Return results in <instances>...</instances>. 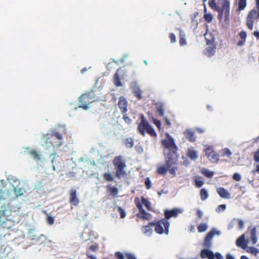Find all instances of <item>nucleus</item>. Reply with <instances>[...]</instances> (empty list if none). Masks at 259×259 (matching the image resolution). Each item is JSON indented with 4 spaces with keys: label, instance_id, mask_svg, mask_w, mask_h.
Listing matches in <instances>:
<instances>
[{
    "label": "nucleus",
    "instance_id": "nucleus-7",
    "mask_svg": "<svg viewBox=\"0 0 259 259\" xmlns=\"http://www.w3.org/2000/svg\"><path fill=\"white\" fill-rule=\"evenodd\" d=\"M95 95L94 91L82 94L79 98V108L87 110L89 107V104L94 101L93 99Z\"/></svg>",
    "mask_w": 259,
    "mask_h": 259
},
{
    "label": "nucleus",
    "instance_id": "nucleus-30",
    "mask_svg": "<svg viewBox=\"0 0 259 259\" xmlns=\"http://www.w3.org/2000/svg\"><path fill=\"white\" fill-rule=\"evenodd\" d=\"M124 144L126 148H131L134 146V140L132 138H127L123 141Z\"/></svg>",
    "mask_w": 259,
    "mask_h": 259
},
{
    "label": "nucleus",
    "instance_id": "nucleus-21",
    "mask_svg": "<svg viewBox=\"0 0 259 259\" xmlns=\"http://www.w3.org/2000/svg\"><path fill=\"white\" fill-rule=\"evenodd\" d=\"M201 256L203 258L207 257L208 259H214V253L208 249H202L201 251Z\"/></svg>",
    "mask_w": 259,
    "mask_h": 259
},
{
    "label": "nucleus",
    "instance_id": "nucleus-20",
    "mask_svg": "<svg viewBox=\"0 0 259 259\" xmlns=\"http://www.w3.org/2000/svg\"><path fill=\"white\" fill-rule=\"evenodd\" d=\"M236 245L242 249H245L247 247V242L245 240V235L243 234L238 238L236 242Z\"/></svg>",
    "mask_w": 259,
    "mask_h": 259
},
{
    "label": "nucleus",
    "instance_id": "nucleus-19",
    "mask_svg": "<svg viewBox=\"0 0 259 259\" xmlns=\"http://www.w3.org/2000/svg\"><path fill=\"white\" fill-rule=\"evenodd\" d=\"M217 192H218L219 195L220 196V197L223 198H226V199L230 198V193L224 188L219 187V188H217Z\"/></svg>",
    "mask_w": 259,
    "mask_h": 259
},
{
    "label": "nucleus",
    "instance_id": "nucleus-2",
    "mask_svg": "<svg viewBox=\"0 0 259 259\" xmlns=\"http://www.w3.org/2000/svg\"><path fill=\"white\" fill-rule=\"evenodd\" d=\"M221 6L220 8L215 2V0H210L208 2L209 7L213 10L219 12V17L225 15V19L229 18L230 16V0H219Z\"/></svg>",
    "mask_w": 259,
    "mask_h": 259
},
{
    "label": "nucleus",
    "instance_id": "nucleus-13",
    "mask_svg": "<svg viewBox=\"0 0 259 259\" xmlns=\"http://www.w3.org/2000/svg\"><path fill=\"white\" fill-rule=\"evenodd\" d=\"M131 88L132 89V93L134 96H135L138 100H141L143 98L142 91L139 86L137 84V83L133 82Z\"/></svg>",
    "mask_w": 259,
    "mask_h": 259
},
{
    "label": "nucleus",
    "instance_id": "nucleus-56",
    "mask_svg": "<svg viewBox=\"0 0 259 259\" xmlns=\"http://www.w3.org/2000/svg\"><path fill=\"white\" fill-rule=\"evenodd\" d=\"M164 119L165 121V124H166L168 126H170L171 123H170V120L167 118V117H165L164 118Z\"/></svg>",
    "mask_w": 259,
    "mask_h": 259
},
{
    "label": "nucleus",
    "instance_id": "nucleus-48",
    "mask_svg": "<svg viewBox=\"0 0 259 259\" xmlns=\"http://www.w3.org/2000/svg\"><path fill=\"white\" fill-rule=\"evenodd\" d=\"M254 160L256 162H259V149L254 153Z\"/></svg>",
    "mask_w": 259,
    "mask_h": 259
},
{
    "label": "nucleus",
    "instance_id": "nucleus-63",
    "mask_svg": "<svg viewBox=\"0 0 259 259\" xmlns=\"http://www.w3.org/2000/svg\"><path fill=\"white\" fill-rule=\"evenodd\" d=\"M240 258L241 259H249V258L247 256H245V255H242L241 256Z\"/></svg>",
    "mask_w": 259,
    "mask_h": 259
},
{
    "label": "nucleus",
    "instance_id": "nucleus-23",
    "mask_svg": "<svg viewBox=\"0 0 259 259\" xmlns=\"http://www.w3.org/2000/svg\"><path fill=\"white\" fill-rule=\"evenodd\" d=\"M186 138L191 142H194L196 141V138L194 132L188 130L185 132Z\"/></svg>",
    "mask_w": 259,
    "mask_h": 259
},
{
    "label": "nucleus",
    "instance_id": "nucleus-39",
    "mask_svg": "<svg viewBox=\"0 0 259 259\" xmlns=\"http://www.w3.org/2000/svg\"><path fill=\"white\" fill-rule=\"evenodd\" d=\"M15 195L16 197L20 196L23 195L22 189L18 187H15L14 189Z\"/></svg>",
    "mask_w": 259,
    "mask_h": 259
},
{
    "label": "nucleus",
    "instance_id": "nucleus-8",
    "mask_svg": "<svg viewBox=\"0 0 259 259\" xmlns=\"http://www.w3.org/2000/svg\"><path fill=\"white\" fill-rule=\"evenodd\" d=\"M150 224L155 226V231L157 233L162 234L164 233L167 235L168 234L169 223L166 219H163L157 222H150Z\"/></svg>",
    "mask_w": 259,
    "mask_h": 259
},
{
    "label": "nucleus",
    "instance_id": "nucleus-55",
    "mask_svg": "<svg viewBox=\"0 0 259 259\" xmlns=\"http://www.w3.org/2000/svg\"><path fill=\"white\" fill-rule=\"evenodd\" d=\"M197 217H198V218L200 219L202 218L203 213L200 210L198 209L197 210Z\"/></svg>",
    "mask_w": 259,
    "mask_h": 259
},
{
    "label": "nucleus",
    "instance_id": "nucleus-10",
    "mask_svg": "<svg viewBox=\"0 0 259 259\" xmlns=\"http://www.w3.org/2000/svg\"><path fill=\"white\" fill-rule=\"evenodd\" d=\"M204 151L207 157L211 162L217 163L219 161L220 155L213 150L211 146L206 145L204 149Z\"/></svg>",
    "mask_w": 259,
    "mask_h": 259
},
{
    "label": "nucleus",
    "instance_id": "nucleus-16",
    "mask_svg": "<svg viewBox=\"0 0 259 259\" xmlns=\"http://www.w3.org/2000/svg\"><path fill=\"white\" fill-rule=\"evenodd\" d=\"M215 234L214 231L209 232L205 236L203 242V246L206 248H209L211 246V240Z\"/></svg>",
    "mask_w": 259,
    "mask_h": 259
},
{
    "label": "nucleus",
    "instance_id": "nucleus-29",
    "mask_svg": "<svg viewBox=\"0 0 259 259\" xmlns=\"http://www.w3.org/2000/svg\"><path fill=\"white\" fill-rule=\"evenodd\" d=\"M187 156L192 160H195L198 157L196 151L192 149L188 150L187 152Z\"/></svg>",
    "mask_w": 259,
    "mask_h": 259
},
{
    "label": "nucleus",
    "instance_id": "nucleus-64",
    "mask_svg": "<svg viewBox=\"0 0 259 259\" xmlns=\"http://www.w3.org/2000/svg\"><path fill=\"white\" fill-rule=\"evenodd\" d=\"M3 198V194H2V191L0 190V200H1Z\"/></svg>",
    "mask_w": 259,
    "mask_h": 259
},
{
    "label": "nucleus",
    "instance_id": "nucleus-42",
    "mask_svg": "<svg viewBox=\"0 0 259 259\" xmlns=\"http://www.w3.org/2000/svg\"><path fill=\"white\" fill-rule=\"evenodd\" d=\"M204 19L207 22L210 23L212 21L213 17L210 14H206L204 15Z\"/></svg>",
    "mask_w": 259,
    "mask_h": 259
},
{
    "label": "nucleus",
    "instance_id": "nucleus-44",
    "mask_svg": "<svg viewBox=\"0 0 259 259\" xmlns=\"http://www.w3.org/2000/svg\"><path fill=\"white\" fill-rule=\"evenodd\" d=\"M145 185L147 189H150L152 187L151 182L149 178H147L145 181Z\"/></svg>",
    "mask_w": 259,
    "mask_h": 259
},
{
    "label": "nucleus",
    "instance_id": "nucleus-57",
    "mask_svg": "<svg viewBox=\"0 0 259 259\" xmlns=\"http://www.w3.org/2000/svg\"><path fill=\"white\" fill-rule=\"evenodd\" d=\"M196 131L200 134H202L205 132V130L200 127L196 128Z\"/></svg>",
    "mask_w": 259,
    "mask_h": 259
},
{
    "label": "nucleus",
    "instance_id": "nucleus-3",
    "mask_svg": "<svg viewBox=\"0 0 259 259\" xmlns=\"http://www.w3.org/2000/svg\"><path fill=\"white\" fill-rule=\"evenodd\" d=\"M42 140L47 146L58 148L63 144L62 134L56 131L43 135Z\"/></svg>",
    "mask_w": 259,
    "mask_h": 259
},
{
    "label": "nucleus",
    "instance_id": "nucleus-15",
    "mask_svg": "<svg viewBox=\"0 0 259 259\" xmlns=\"http://www.w3.org/2000/svg\"><path fill=\"white\" fill-rule=\"evenodd\" d=\"M69 202L74 206L78 205L79 200L77 197V191L75 189H72L69 192Z\"/></svg>",
    "mask_w": 259,
    "mask_h": 259
},
{
    "label": "nucleus",
    "instance_id": "nucleus-35",
    "mask_svg": "<svg viewBox=\"0 0 259 259\" xmlns=\"http://www.w3.org/2000/svg\"><path fill=\"white\" fill-rule=\"evenodd\" d=\"M103 179L107 182H111L114 180V177L109 172H106L103 175Z\"/></svg>",
    "mask_w": 259,
    "mask_h": 259
},
{
    "label": "nucleus",
    "instance_id": "nucleus-24",
    "mask_svg": "<svg viewBox=\"0 0 259 259\" xmlns=\"http://www.w3.org/2000/svg\"><path fill=\"white\" fill-rule=\"evenodd\" d=\"M140 202L142 203V205H144L148 210H153L151 202L148 199L142 196L141 197V201Z\"/></svg>",
    "mask_w": 259,
    "mask_h": 259
},
{
    "label": "nucleus",
    "instance_id": "nucleus-43",
    "mask_svg": "<svg viewBox=\"0 0 259 259\" xmlns=\"http://www.w3.org/2000/svg\"><path fill=\"white\" fill-rule=\"evenodd\" d=\"M204 184V182L198 179H195V185L198 188H200Z\"/></svg>",
    "mask_w": 259,
    "mask_h": 259
},
{
    "label": "nucleus",
    "instance_id": "nucleus-4",
    "mask_svg": "<svg viewBox=\"0 0 259 259\" xmlns=\"http://www.w3.org/2000/svg\"><path fill=\"white\" fill-rule=\"evenodd\" d=\"M138 131L139 133L143 137L145 136L146 132L152 137H157L154 128L143 114L140 116V122L138 124Z\"/></svg>",
    "mask_w": 259,
    "mask_h": 259
},
{
    "label": "nucleus",
    "instance_id": "nucleus-26",
    "mask_svg": "<svg viewBox=\"0 0 259 259\" xmlns=\"http://www.w3.org/2000/svg\"><path fill=\"white\" fill-rule=\"evenodd\" d=\"M250 240L252 244H255L257 243V239L256 237V229L253 228L250 231Z\"/></svg>",
    "mask_w": 259,
    "mask_h": 259
},
{
    "label": "nucleus",
    "instance_id": "nucleus-14",
    "mask_svg": "<svg viewBox=\"0 0 259 259\" xmlns=\"http://www.w3.org/2000/svg\"><path fill=\"white\" fill-rule=\"evenodd\" d=\"M118 106L122 113H125L127 111L128 102L124 97L121 96L119 97Z\"/></svg>",
    "mask_w": 259,
    "mask_h": 259
},
{
    "label": "nucleus",
    "instance_id": "nucleus-50",
    "mask_svg": "<svg viewBox=\"0 0 259 259\" xmlns=\"http://www.w3.org/2000/svg\"><path fill=\"white\" fill-rule=\"evenodd\" d=\"M169 37L171 43H174L176 41V38L174 33H170L169 34Z\"/></svg>",
    "mask_w": 259,
    "mask_h": 259
},
{
    "label": "nucleus",
    "instance_id": "nucleus-40",
    "mask_svg": "<svg viewBox=\"0 0 259 259\" xmlns=\"http://www.w3.org/2000/svg\"><path fill=\"white\" fill-rule=\"evenodd\" d=\"M164 110V108L162 105H159L156 107V111L160 116H163Z\"/></svg>",
    "mask_w": 259,
    "mask_h": 259
},
{
    "label": "nucleus",
    "instance_id": "nucleus-49",
    "mask_svg": "<svg viewBox=\"0 0 259 259\" xmlns=\"http://www.w3.org/2000/svg\"><path fill=\"white\" fill-rule=\"evenodd\" d=\"M233 179L237 181H240L241 179V177L239 174L235 173L233 176Z\"/></svg>",
    "mask_w": 259,
    "mask_h": 259
},
{
    "label": "nucleus",
    "instance_id": "nucleus-5",
    "mask_svg": "<svg viewBox=\"0 0 259 259\" xmlns=\"http://www.w3.org/2000/svg\"><path fill=\"white\" fill-rule=\"evenodd\" d=\"M113 164L115 169V176L118 179L126 176L125 170L126 167L125 161L121 156H116L113 160Z\"/></svg>",
    "mask_w": 259,
    "mask_h": 259
},
{
    "label": "nucleus",
    "instance_id": "nucleus-6",
    "mask_svg": "<svg viewBox=\"0 0 259 259\" xmlns=\"http://www.w3.org/2000/svg\"><path fill=\"white\" fill-rule=\"evenodd\" d=\"M255 1V8L250 10L247 16L246 25L250 30H252L254 20L259 19V0Z\"/></svg>",
    "mask_w": 259,
    "mask_h": 259
},
{
    "label": "nucleus",
    "instance_id": "nucleus-27",
    "mask_svg": "<svg viewBox=\"0 0 259 259\" xmlns=\"http://www.w3.org/2000/svg\"><path fill=\"white\" fill-rule=\"evenodd\" d=\"M118 70H117L116 72L114 74L113 76V82L116 87H121L122 86V83L120 81V79L119 77V75L118 73Z\"/></svg>",
    "mask_w": 259,
    "mask_h": 259
},
{
    "label": "nucleus",
    "instance_id": "nucleus-46",
    "mask_svg": "<svg viewBox=\"0 0 259 259\" xmlns=\"http://www.w3.org/2000/svg\"><path fill=\"white\" fill-rule=\"evenodd\" d=\"M99 249V245L98 244L95 243L90 246L89 249L93 252L97 251Z\"/></svg>",
    "mask_w": 259,
    "mask_h": 259
},
{
    "label": "nucleus",
    "instance_id": "nucleus-32",
    "mask_svg": "<svg viewBox=\"0 0 259 259\" xmlns=\"http://www.w3.org/2000/svg\"><path fill=\"white\" fill-rule=\"evenodd\" d=\"M31 156L36 160H40V155L39 153L35 150H32L29 152Z\"/></svg>",
    "mask_w": 259,
    "mask_h": 259
},
{
    "label": "nucleus",
    "instance_id": "nucleus-45",
    "mask_svg": "<svg viewBox=\"0 0 259 259\" xmlns=\"http://www.w3.org/2000/svg\"><path fill=\"white\" fill-rule=\"evenodd\" d=\"M123 119L124 121L127 124H130L132 122L131 119L127 116V115L125 113H123Z\"/></svg>",
    "mask_w": 259,
    "mask_h": 259
},
{
    "label": "nucleus",
    "instance_id": "nucleus-18",
    "mask_svg": "<svg viewBox=\"0 0 259 259\" xmlns=\"http://www.w3.org/2000/svg\"><path fill=\"white\" fill-rule=\"evenodd\" d=\"M115 256L117 259H124V256L127 259H137L136 256L130 252H125L124 255L119 251H117L115 253Z\"/></svg>",
    "mask_w": 259,
    "mask_h": 259
},
{
    "label": "nucleus",
    "instance_id": "nucleus-59",
    "mask_svg": "<svg viewBox=\"0 0 259 259\" xmlns=\"http://www.w3.org/2000/svg\"><path fill=\"white\" fill-rule=\"evenodd\" d=\"M253 35L255 37H256V38L257 39H259V31H254L253 32Z\"/></svg>",
    "mask_w": 259,
    "mask_h": 259
},
{
    "label": "nucleus",
    "instance_id": "nucleus-62",
    "mask_svg": "<svg viewBox=\"0 0 259 259\" xmlns=\"http://www.w3.org/2000/svg\"><path fill=\"white\" fill-rule=\"evenodd\" d=\"M227 259H234V257L230 254H228L226 256Z\"/></svg>",
    "mask_w": 259,
    "mask_h": 259
},
{
    "label": "nucleus",
    "instance_id": "nucleus-61",
    "mask_svg": "<svg viewBox=\"0 0 259 259\" xmlns=\"http://www.w3.org/2000/svg\"><path fill=\"white\" fill-rule=\"evenodd\" d=\"M252 172H253V173L257 172V173H258V174H259V165H257L256 166V169L253 170L252 171Z\"/></svg>",
    "mask_w": 259,
    "mask_h": 259
},
{
    "label": "nucleus",
    "instance_id": "nucleus-9",
    "mask_svg": "<svg viewBox=\"0 0 259 259\" xmlns=\"http://www.w3.org/2000/svg\"><path fill=\"white\" fill-rule=\"evenodd\" d=\"M135 203L139 211V213L137 214V217L144 220H150L151 218V214L147 212L144 209L140 200L138 197L135 198Z\"/></svg>",
    "mask_w": 259,
    "mask_h": 259
},
{
    "label": "nucleus",
    "instance_id": "nucleus-58",
    "mask_svg": "<svg viewBox=\"0 0 259 259\" xmlns=\"http://www.w3.org/2000/svg\"><path fill=\"white\" fill-rule=\"evenodd\" d=\"M215 257L218 259H222V256L220 253H216L214 254V257Z\"/></svg>",
    "mask_w": 259,
    "mask_h": 259
},
{
    "label": "nucleus",
    "instance_id": "nucleus-51",
    "mask_svg": "<svg viewBox=\"0 0 259 259\" xmlns=\"http://www.w3.org/2000/svg\"><path fill=\"white\" fill-rule=\"evenodd\" d=\"M226 205L225 204H221L217 208L218 211H224L226 209Z\"/></svg>",
    "mask_w": 259,
    "mask_h": 259
},
{
    "label": "nucleus",
    "instance_id": "nucleus-17",
    "mask_svg": "<svg viewBox=\"0 0 259 259\" xmlns=\"http://www.w3.org/2000/svg\"><path fill=\"white\" fill-rule=\"evenodd\" d=\"M207 44L208 46L205 49V54L208 57H211L213 56L215 52L216 46L213 41L210 42H207Z\"/></svg>",
    "mask_w": 259,
    "mask_h": 259
},
{
    "label": "nucleus",
    "instance_id": "nucleus-36",
    "mask_svg": "<svg viewBox=\"0 0 259 259\" xmlns=\"http://www.w3.org/2000/svg\"><path fill=\"white\" fill-rule=\"evenodd\" d=\"M246 6V0H239L238 10L239 11L243 10Z\"/></svg>",
    "mask_w": 259,
    "mask_h": 259
},
{
    "label": "nucleus",
    "instance_id": "nucleus-41",
    "mask_svg": "<svg viewBox=\"0 0 259 259\" xmlns=\"http://www.w3.org/2000/svg\"><path fill=\"white\" fill-rule=\"evenodd\" d=\"M117 210L119 212L120 217L121 219H123L126 216V212L120 206L117 207Z\"/></svg>",
    "mask_w": 259,
    "mask_h": 259
},
{
    "label": "nucleus",
    "instance_id": "nucleus-60",
    "mask_svg": "<svg viewBox=\"0 0 259 259\" xmlns=\"http://www.w3.org/2000/svg\"><path fill=\"white\" fill-rule=\"evenodd\" d=\"M86 255L88 258H90L91 259H96L95 256H94L93 255L89 254V253H87Z\"/></svg>",
    "mask_w": 259,
    "mask_h": 259
},
{
    "label": "nucleus",
    "instance_id": "nucleus-53",
    "mask_svg": "<svg viewBox=\"0 0 259 259\" xmlns=\"http://www.w3.org/2000/svg\"><path fill=\"white\" fill-rule=\"evenodd\" d=\"M231 154H232V153L229 149L226 148L224 150V155H227L228 156H230L231 155Z\"/></svg>",
    "mask_w": 259,
    "mask_h": 259
},
{
    "label": "nucleus",
    "instance_id": "nucleus-28",
    "mask_svg": "<svg viewBox=\"0 0 259 259\" xmlns=\"http://www.w3.org/2000/svg\"><path fill=\"white\" fill-rule=\"evenodd\" d=\"M201 173L205 177L208 178H211L214 175V172L209 171L206 168H203L201 170Z\"/></svg>",
    "mask_w": 259,
    "mask_h": 259
},
{
    "label": "nucleus",
    "instance_id": "nucleus-22",
    "mask_svg": "<svg viewBox=\"0 0 259 259\" xmlns=\"http://www.w3.org/2000/svg\"><path fill=\"white\" fill-rule=\"evenodd\" d=\"M153 226L151 225L149 223L148 225L143 226L141 227V230L144 234L150 235L153 232L152 227Z\"/></svg>",
    "mask_w": 259,
    "mask_h": 259
},
{
    "label": "nucleus",
    "instance_id": "nucleus-12",
    "mask_svg": "<svg viewBox=\"0 0 259 259\" xmlns=\"http://www.w3.org/2000/svg\"><path fill=\"white\" fill-rule=\"evenodd\" d=\"M10 213L11 208L9 206L5 207L0 210V225H3L6 222Z\"/></svg>",
    "mask_w": 259,
    "mask_h": 259
},
{
    "label": "nucleus",
    "instance_id": "nucleus-47",
    "mask_svg": "<svg viewBox=\"0 0 259 259\" xmlns=\"http://www.w3.org/2000/svg\"><path fill=\"white\" fill-rule=\"evenodd\" d=\"M153 123L154 124L157 126V127L158 128L159 131L161 129V122L160 120H157L156 119H153Z\"/></svg>",
    "mask_w": 259,
    "mask_h": 259
},
{
    "label": "nucleus",
    "instance_id": "nucleus-54",
    "mask_svg": "<svg viewBox=\"0 0 259 259\" xmlns=\"http://www.w3.org/2000/svg\"><path fill=\"white\" fill-rule=\"evenodd\" d=\"M244 227V222L242 220H239L238 221V228L240 229H243Z\"/></svg>",
    "mask_w": 259,
    "mask_h": 259
},
{
    "label": "nucleus",
    "instance_id": "nucleus-33",
    "mask_svg": "<svg viewBox=\"0 0 259 259\" xmlns=\"http://www.w3.org/2000/svg\"><path fill=\"white\" fill-rule=\"evenodd\" d=\"M180 45L181 46H184L186 44V40L185 38V34L181 30L180 31Z\"/></svg>",
    "mask_w": 259,
    "mask_h": 259
},
{
    "label": "nucleus",
    "instance_id": "nucleus-25",
    "mask_svg": "<svg viewBox=\"0 0 259 259\" xmlns=\"http://www.w3.org/2000/svg\"><path fill=\"white\" fill-rule=\"evenodd\" d=\"M239 36L241 39L238 41L237 45L238 46H242L244 44L246 41L247 36L246 33L244 31H242L239 32Z\"/></svg>",
    "mask_w": 259,
    "mask_h": 259
},
{
    "label": "nucleus",
    "instance_id": "nucleus-11",
    "mask_svg": "<svg viewBox=\"0 0 259 259\" xmlns=\"http://www.w3.org/2000/svg\"><path fill=\"white\" fill-rule=\"evenodd\" d=\"M183 212V210L179 208H174L171 210L166 209L164 212L165 217L164 219L168 221L172 217L176 218L179 214L182 213Z\"/></svg>",
    "mask_w": 259,
    "mask_h": 259
},
{
    "label": "nucleus",
    "instance_id": "nucleus-37",
    "mask_svg": "<svg viewBox=\"0 0 259 259\" xmlns=\"http://www.w3.org/2000/svg\"><path fill=\"white\" fill-rule=\"evenodd\" d=\"M208 227L207 225L205 223L200 224L197 227L198 231L200 233L205 232Z\"/></svg>",
    "mask_w": 259,
    "mask_h": 259
},
{
    "label": "nucleus",
    "instance_id": "nucleus-1",
    "mask_svg": "<svg viewBox=\"0 0 259 259\" xmlns=\"http://www.w3.org/2000/svg\"><path fill=\"white\" fill-rule=\"evenodd\" d=\"M161 145L163 147V155L165 165L158 167L157 172L164 176L168 171L170 174L176 176L178 170V163L179 155L178 153V148L174 139L168 136L167 139L161 141Z\"/></svg>",
    "mask_w": 259,
    "mask_h": 259
},
{
    "label": "nucleus",
    "instance_id": "nucleus-31",
    "mask_svg": "<svg viewBox=\"0 0 259 259\" xmlns=\"http://www.w3.org/2000/svg\"><path fill=\"white\" fill-rule=\"evenodd\" d=\"M200 197L202 200H206L208 197V194L206 190L204 188H202L201 189L200 192Z\"/></svg>",
    "mask_w": 259,
    "mask_h": 259
},
{
    "label": "nucleus",
    "instance_id": "nucleus-34",
    "mask_svg": "<svg viewBox=\"0 0 259 259\" xmlns=\"http://www.w3.org/2000/svg\"><path fill=\"white\" fill-rule=\"evenodd\" d=\"M44 213L47 215V222L50 225H52L54 223V218L50 216L46 211H44Z\"/></svg>",
    "mask_w": 259,
    "mask_h": 259
},
{
    "label": "nucleus",
    "instance_id": "nucleus-38",
    "mask_svg": "<svg viewBox=\"0 0 259 259\" xmlns=\"http://www.w3.org/2000/svg\"><path fill=\"white\" fill-rule=\"evenodd\" d=\"M108 191L110 192V193L114 196H116L118 194V191L117 188L116 187H111L110 186H108Z\"/></svg>",
    "mask_w": 259,
    "mask_h": 259
},
{
    "label": "nucleus",
    "instance_id": "nucleus-52",
    "mask_svg": "<svg viewBox=\"0 0 259 259\" xmlns=\"http://www.w3.org/2000/svg\"><path fill=\"white\" fill-rule=\"evenodd\" d=\"M249 249L251 253H254L255 254H256L258 252L257 249L254 247H250Z\"/></svg>",
    "mask_w": 259,
    "mask_h": 259
}]
</instances>
